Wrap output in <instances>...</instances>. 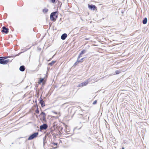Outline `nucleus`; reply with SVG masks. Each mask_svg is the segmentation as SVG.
Returning a JSON list of instances; mask_svg holds the SVG:
<instances>
[{
  "instance_id": "nucleus-26",
  "label": "nucleus",
  "mask_w": 149,
  "mask_h": 149,
  "mask_svg": "<svg viewBox=\"0 0 149 149\" xmlns=\"http://www.w3.org/2000/svg\"><path fill=\"white\" fill-rule=\"evenodd\" d=\"M84 58H82L80 59H79V62H81L83 61V59Z\"/></svg>"
},
{
  "instance_id": "nucleus-23",
  "label": "nucleus",
  "mask_w": 149,
  "mask_h": 149,
  "mask_svg": "<svg viewBox=\"0 0 149 149\" xmlns=\"http://www.w3.org/2000/svg\"><path fill=\"white\" fill-rule=\"evenodd\" d=\"M51 144H53L55 146H57L58 145V143H54V142H51Z\"/></svg>"
},
{
  "instance_id": "nucleus-9",
  "label": "nucleus",
  "mask_w": 149,
  "mask_h": 149,
  "mask_svg": "<svg viewBox=\"0 0 149 149\" xmlns=\"http://www.w3.org/2000/svg\"><path fill=\"white\" fill-rule=\"evenodd\" d=\"M88 83V81H85L81 83V84H79V87H80L81 86H86V85H87V84Z\"/></svg>"
},
{
  "instance_id": "nucleus-22",
  "label": "nucleus",
  "mask_w": 149,
  "mask_h": 149,
  "mask_svg": "<svg viewBox=\"0 0 149 149\" xmlns=\"http://www.w3.org/2000/svg\"><path fill=\"white\" fill-rule=\"evenodd\" d=\"M22 53V52H20L18 54L16 55L15 56H12V57H15V56H19Z\"/></svg>"
},
{
  "instance_id": "nucleus-16",
  "label": "nucleus",
  "mask_w": 149,
  "mask_h": 149,
  "mask_svg": "<svg viewBox=\"0 0 149 149\" xmlns=\"http://www.w3.org/2000/svg\"><path fill=\"white\" fill-rule=\"evenodd\" d=\"M48 9L47 8H45L42 11L44 13H47L48 11Z\"/></svg>"
},
{
  "instance_id": "nucleus-30",
  "label": "nucleus",
  "mask_w": 149,
  "mask_h": 149,
  "mask_svg": "<svg viewBox=\"0 0 149 149\" xmlns=\"http://www.w3.org/2000/svg\"><path fill=\"white\" fill-rule=\"evenodd\" d=\"M79 115H81V116H82V114H79Z\"/></svg>"
},
{
  "instance_id": "nucleus-27",
  "label": "nucleus",
  "mask_w": 149,
  "mask_h": 149,
  "mask_svg": "<svg viewBox=\"0 0 149 149\" xmlns=\"http://www.w3.org/2000/svg\"><path fill=\"white\" fill-rule=\"evenodd\" d=\"M54 56V55L53 56L52 58H50L49 60H48V61H49L50 60H51V59L53 58V57Z\"/></svg>"
},
{
  "instance_id": "nucleus-6",
  "label": "nucleus",
  "mask_w": 149,
  "mask_h": 149,
  "mask_svg": "<svg viewBox=\"0 0 149 149\" xmlns=\"http://www.w3.org/2000/svg\"><path fill=\"white\" fill-rule=\"evenodd\" d=\"M46 123H44L40 126V129L41 130H45L48 127Z\"/></svg>"
},
{
  "instance_id": "nucleus-8",
  "label": "nucleus",
  "mask_w": 149,
  "mask_h": 149,
  "mask_svg": "<svg viewBox=\"0 0 149 149\" xmlns=\"http://www.w3.org/2000/svg\"><path fill=\"white\" fill-rule=\"evenodd\" d=\"M42 96V95H41V97ZM39 103L41 104V107H43L45 106V102L42 99V98L40 97L39 99Z\"/></svg>"
},
{
  "instance_id": "nucleus-15",
  "label": "nucleus",
  "mask_w": 149,
  "mask_h": 149,
  "mask_svg": "<svg viewBox=\"0 0 149 149\" xmlns=\"http://www.w3.org/2000/svg\"><path fill=\"white\" fill-rule=\"evenodd\" d=\"M44 78H40L39 79L38 83L39 84H40L41 83H43V81H44Z\"/></svg>"
},
{
  "instance_id": "nucleus-3",
  "label": "nucleus",
  "mask_w": 149,
  "mask_h": 149,
  "mask_svg": "<svg viewBox=\"0 0 149 149\" xmlns=\"http://www.w3.org/2000/svg\"><path fill=\"white\" fill-rule=\"evenodd\" d=\"M40 115L42 116V117L40 118L42 122V123H45L46 121V114L45 112L41 111Z\"/></svg>"
},
{
  "instance_id": "nucleus-4",
  "label": "nucleus",
  "mask_w": 149,
  "mask_h": 149,
  "mask_svg": "<svg viewBox=\"0 0 149 149\" xmlns=\"http://www.w3.org/2000/svg\"><path fill=\"white\" fill-rule=\"evenodd\" d=\"M2 56L0 57V64L3 65L7 64L9 62L10 60L9 59L4 60Z\"/></svg>"
},
{
  "instance_id": "nucleus-19",
  "label": "nucleus",
  "mask_w": 149,
  "mask_h": 149,
  "mask_svg": "<svg viewBox=\"0 0 149 149\" xmlns=\"http://www.w3.org/2000/svg\"><path fill=\"white\" fill-rule=\"evenodd\" d=\"M120 72V70H117L115 71V72L116 74H118Z\"/></svg>"
},
{
  "instance_id": "nucleus-10",
  "label": "nucleus",
  "mask_w": 149,
  "mask_h": 149,
  "mask_svg": "<svg viewBox=\"0 0 149 149\" xmlns=\"http://www.w3.org/2000/svg\"><path fill=\"white\" fill-rule=\"evenodd\" d=\"M67 36V34L66 33H64L61 36V39L64 40L65 39Z\"/></svg>"
},
{
  "instance_id": "nucleus-35",
  "label": "nucleus",
  "mask_w": 149,
  "mask_h": 149,
  "mask_svg": "<svg viewBox=\"0 0 149 149\" xmlns=\"http://www.w3.org/2000/svg\"><path fill=\"white\" fill-rule=\"evenodd\" d=\"M52 132H51V133L52 134V135H53V134H52Z\"/></svg>"
},
{
  "instance_id": "nucleus-11",
  "label": "nucleus",
  "mask_w": 149,
  "mask_h": 149,
  "mask_svg": "<svg viewBox=\"0 0 149 149\" xmlns=\"http://www.w3.org/2000/svg\"><path fill=\"white\" fill-rule=\"evenodd\" d=\"M19 70L21 72H23L25 70V67L24 65H21L20 67Z\"/></svg>"
},
{
  "instance_id": "nucleus-12",
  "label": "nucleus",
  "mask_w": 149,
  "mask_h": 149,
  "mask_svg": "<svg viewBox=\"0 0 149 149\" xmlns=\"http://www.w3.org/2000/svg\"><path fill=\"white\" fill-rule=\"evenodd\" d=\"M148 21L147 18L145 17L142 21V23L143 24H146L147 23Z\"/></svg>"
},
{
  "instance_id": "nucleus-32",
  "label": "nucleus",
  "mask_w": 149,
  "mask_h": 149,
  "mask_svg": "<svg viewBox=\"0 0 149 149\" xmlns=\"http://www.w3.org/2000/svg\"><path fill=\"white\" fill-rule=\"evenodd\" d=\"M63 129V127H61V130H62Z\"/></svg>"
},
{
  "instance_id": "nucleus-28",
  "label": "nucleus",
  "mask_w": 149,
  "mask_h": 149,
  "mask_svg": "<svg viewBox=\"0 0 149 149\" xmlns=\"http://www.w3.org/2000/svg\"><path fill=\"white\" fill-rule=\"evenodd\" d=\"M121 149H125V148L123 147H122Z\"/></svg>"
},
{
  "instance_id": "nucleus-5",
  "label": "nucleus",
  "mask_w": 149,
  "mask_h": 149,
  "mask_svg": "<svg viewBox=\"0 0 149 149\" xmlns=\"http://www.w3.org/2000/svg\"><path fill=\"white\" fill-rule=\"evenodd\" d=\"M9 29L6 28L5 26H3L2 27V30H1L2 33H4L6 34H7L8 32Z\"/></svg>"
},
{
  "instance_id": "nucleus-14",
  "label": "nucleus",
  "mask_w": 149,
  "mask_h": 149,
  "mask_svg": "<svg viewBox=\"0 0 149 149\" xmlns=\"http://www.w3.org/2000/svg\"><path fill=\"white\" fill-rule=\"evenodd\" d=\"M47 138V136L45 135V136L44 137L43 139V146H44L45 143H46L47 141H46V139Z\"/></svg>"
},
{
  "instance_id": "nucleus-18",
  "label": "nucleus",
  "mask_w": 149,
  "mask_h": 149,
  "mask_svg": "<svg viewBox=\"0 0 149 149\" xmlns=\"http://www.w3.org/2000/svg\"><path fill=\"white\" fill-rule=\"evenodd\" d=\"M86 50H83L82 51H81L80 53V54L83 55L86 52Z\"/></svg>"
},
{
  "instance_id": "nucleus-20",
  "label": "nucleus",
  "mask_w": 149,
  "mask_h": 149,
  "mask_svg": "<svg viewBox=\"0 0 149 149\" xmlns=\"http://www.w3.org/2000/svg\"><path fill=\"white\" fill-rule=\"evenodd\" d=\"M2 57H3V58L4 59V60H5V59H7L8 58L10 57L9 56H2Z\"/></svg>"
},
{
  "instance_id": "nucleus-34",
  "label": "nucleus",
  "mask_w": 149,
  "mask_h": 149,
  "mask_svg": "<svg viewBox=\"0 0 149 149\" xmlns=\"http://www.w3.org/2000/svg\"><path fill=\"white\" fill-rule=\"evenodd\" d=\"M57 147H55L54 148H57Z\"/></svg>"
},
{
  "instance_id": "nucleus-33",
  "label": "nucleus",
  "mask_w": 149,
  "mask_h": 149,
  "mask_svg": "<svg viewBox=\"0 0 149 149\" xmlns=\"http://www.w3.org/2000/svg\"><path fill=\"white\" fill-rule=\"evenodd\" d=\"M35 102L36 103H37V101L36 100L35 101Z\"/></svg>"
},
{
  "instance_id": "nucleus-21",
  "label": "nucleus",
  "mask_w": 149,
  "mask_h": 149,
  "mask_svg": "<svg viewBox=\"0 0 149 149\" xmlns=\"http://www.w3.org/2000/svg\"><path fill=\"white\" fill-rule=\"evenodd\" d=\"M35 112H36V113H38V114L39 113V111L38 110V108L37 107V109L36 110Z\"/></svg>"
},
{
  "instance_id": "nucleus-7",
  "label": "nucleus",
  "mask_w": 149,
  "mask_h": 149,
  "mask_svg": "<svg viewBox=\"0 0 149 149\" xmlns=\"http://www.w3.org/2000/svg\"><path fill=\"white\" fill-rule=\"evenodd\" d=\"M88 7L91 10H95L97 8L96 7L95 5L93 4H88Z\"/></svg>"
},
{
  "instance_id": "nucleus-24",
  "label": "nucleus",
  "mask_w": 149,
  "mask_h": 149,
  "mask_svg": "<svg viewBox=\"0 0 149 149\" xmlns=\"http://www.w3.org/2000/svg\"><path fill=\"white\" fill-rule=\"evenodd\" d=\"M82 55V54H80V53L78 58H77V59H79L81 57Z\"/></svg>"
},
{
  "instance_id": "nucleus-29",
  "label": "nucleus",
  "mask_w": 149,
  "mask_h": 149,
  "mask_svg": "<svg viewBox=\"0 0 149 149\" xmlns=\"http://www.w3.org/2000/svg\"><path fill=\"white\" fill-rule=\"evenodd\" d=\"M85 39V40H88V38H86Z\"/></svg>"
},
{
  "instance_id": "nucleus-1",
  "label": "nucleus",
  "mask_w": 149,
  "mask_h": 149,
  "mask_svg": "<svg viewBox=\"0 0 149 149\" xmlns=\"http://www.w3.org/2000/svg\"><path fill=\"white\" fill-rule=\"evenodd\" d=\"M56 14V12H52L51 14L50 15V19L51 20L54 22L56 21V19L58 17V16Z\"/></svg>"
},
{
  "instance_id": "nucleus-2",
  "label": "nucleus",
  "mask_w": 149,
  "mask_h": 149,
  "mask_svg": "<svg viewBox=\"0 0 149 149\" xmlns=\"http://www.w3.org/2000/svg\"><path fill=\"white\" fill-rule=\"evenodd\" d=\"M38 135V132H36L31 134L28 139V140H30L36 138Z\"/></svg>"
},
{
  "instance_id": "nucleus-17",
  "label": "nucleus",
  "mask_w": 149,
  "mask_h": 149,
  "mask_svg": "<svg viewBox=\"0 0 149 149\" xmlns=\"http://www.w3.org/2000/svg\"><path fill=\"white\" fill-rule=\"evenodd\" d=\"M79 62V59H77V61L74 63V66H76L77 65Z\"/></svg>"
},
{
  "instance_id": "nucleus-25",
  "label": "nucleus",
  "mask_w": 149,
  "mask_h": 149,
  "mask_svg": "<svg viewBox=\"0 0 149 149\" xmlns=\"http://www.w3.org/2000/svg\"><path fill=\"white\" fill-rule=\"evenodd\" d=\"M97 101L96 100H95L93 102V104L94 105L95 104L97 103Z\"/></svg>"
},
{
  "instance_id": "nucleus-13",
  "label": "nucleus",
  "mask_w": 149,
  "mask_h": 149,
  "mask_svg": "<svg viewBox=\"0 0 149 149\" xmlns=\"http://www.w3.org/2000/svg\"><path fill=\"white\" fill-rule=\"evenodd\" d=\"M56 62V61H53L51 63H49L48 64V65H49L51 66H52Z\"/></svg>"
},
{
  "instance_id": "nucleus-31",
  "label": "nucleus",
  "mask_w": 149,
  "mask_h": 149,
  "mask_svg": "<svg viewBox=\"0 0 149 149\" xmlns=\"http://www.w3.org/2000/svg\"><path fill=\"white\" fill-rule=\"evenodd\" d=\"M54 113H55V114H57V113H56V112H54Z\"/></svg>"
}]
</instances>
